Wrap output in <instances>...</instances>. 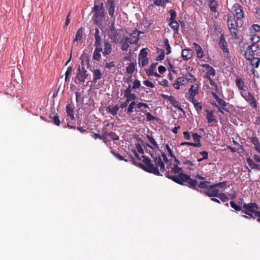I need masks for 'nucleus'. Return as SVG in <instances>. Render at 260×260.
I'll return each instance as SVG.
<instances>
[{
	"label": "nucleus",
	"mask_w": 260,
	"mask_h": 260,
	"mask_svg": "<svg viewBox=\"0 0 260 260\" xmlns=\"http://www.w3.org/2000/svg\"><path fill=\"white\" fill-rule=\"evenodd\" d=\"M77 73L76 75V78L77 80L80 82H84L85 79L87 77L88 74L86 73L87 71L85 70L83 66H82V68H80V66H79V68L77 71Z\"/></svg>",
	"instance_id": "12"
},
{
	"label": "nucleus",
	"mask_w": 260,
	"mask_h": 260,
	"mask_svg": "<svg viewBox=\"0 0 260 260\" xmlns=\"http://www.w3.org/2000/svg\"><path fill=\"white\" fill-rule=\"evenodd\" d=\"M246 162L252 169L260 170L259 165L255 163L250 158H246Z\"/></svg>",
	"instance_id": "35"
},
{
	"label": "nucleus",
	"mask_w": 260,
	"mask_h": 260,
	"mask_svg": "<svg viewBox=\"0 0 260 260\" xmlns=\"http://www.w3.org/2000/svg\"><path fill=\"white\" fill-rule=\"evenodd\" d=\"M250 29L251 31L258 32L260 31V26L258 24H253Z\"/></svg>",
	"instance_id": "62"
},
{
	"label": "nucleus",
	"mask_w": 260,
	"mask_h": 260,
	"mask_svg": "<svg viewBox=\"0 0 260 260\" xmlns=\"http://www.w3.org/2000/svg\"><path fill=\"white\" fill-rule=\"evenodd\" d=\"M124 97L126 98L125 102L120 104V107L123 109L126 107L129 102L135 101L136 99V95L134 93H131V85H128V87L124 91Z\"/></svg>",
	"instance_id": "6"
},
{
	"label": "nucleus",
	"mask_w": 260,
	"mask_h": 260,
	"mask_svg": "<svg viewBox=\"0 0 260 260\" xmlns=\"http://www.w3.org/2000/svg\"><path fill=\"white\" fill-rule=\"evenodd\" d=\"M111 44L108 41H105L104 51H102L103 55L107 57V55H109L111 53Z\"/></svg>",
	"instance_id": "22"
},
{
	"label": "nucleus",
	"mask_w": 260,
	"mask_h": 260,
	"mask_svg": "<svg viewBox=\"0 0 260 260\" xmlns=\"http://www.w3.org/2000/svg\"><path fill=\"white\" fill-rule=\"evenodd\" d=\"M108 36L112 40V42L117 44L119 42L121 39V35L119 30L116 29L112 31H108Z\"/></svg>",
	"instance_id": "15"
},
{
	"label": "nucleus",
	"mask_w": 260,
	"mask_h": 260,
	"mask_svg": "<svg viewBox=\"0 0 260 260\" xmlns=\"http://www.w3.org/2000/svg\"><path fill=\"white\" fill-rule=\"evenodd\" d=\"M149 109V106L147 104L143 102H136L135 101H132L128 106L127 109V114H131L134 112L137 113L143 112L144 114L147 112L145 109Z\"/></svg>",
	"instance_id": "5"
},
{
	"label": "nucleus",
	"mask_w": 260,
	"mask_h": 260,
	"mask_svg": "<svg viewBox=\"0 0 260 260\" xmlns=\"http://www.w3.org/2000/svg\"><path fill=\"white\" fill-rule=\"evenodd\" d=\"M170 103L174 106L175 108H176L178 110L180 111L183 112V109L182 108L180 107L179 105V102L176 101L175 98L173 96H171L170 99L169 100Z\"/></svg>",
	"instance_id": "30"
},
{
	"label": "nucleus",
	"mask_w": 260,
	"mask_h": 260,
	"mask_svg": "<svg viewBox=\"0 0 260 260\" xmlns=\"http://www.w3.org/2000/svg\"><path fill=\"white\" fill-rule=\"evenodd\" d=\"M185 79L186 80V83L187 84L188 82L192 83L193 81L195 80L194 77L189 74L188 75H186Z\"/></svg>",
	"instance_id": "60"
},
{
	"label": "nucleus",
	"mask_w": 260,
	"mask_h": 260,
	"mask_svg": "<svg viewBox=\"0 0 260 260\" xmlns=\"http://www.w3.org/2000/svg\"><path fill=\"white\" fill-rule=\"evenodd\" d=\"M142 157L143 164H139L138 166L143 170L156 175H160V172L165 171V164L160 155L155 156L153 161L144 155Z\"/></svg>",
	"instance_id": "1"
},
{
	"label": "nucleus",
	"mask_w": 260,
	"mask_h": 260,
	"mask_svg": "<svg viewBox=\"0 0 260 260\" xmlns=\"http://www.w3.org/2000/svg\"><path fill=\"white\" fill-rule=\"evenodd\" d=\"M216 102L218 103V104L220 106L219 107L221 108L222 109H223L226 111H228V110L226 109V102L223 100L222 99L219 98L216 100Z\"/></svg>",
	"instance_id": "46"
},
{
	"label": "nucleus",
	"mask_w": 260,
	"mask_h": 260,
	"mask_svg": "<svg viewBox=\"0 0 260 260\" xmlns=\"http://www.w3.org/2000/svg\"><path fill=\"white\" fill-rule=\"evenodd\" d=\"M108 135L111 139L114 141H117L119 139V136H118L114 132H110L108 134Z\"/></svg>",
	"instance_id": "58"
},
{
	"label": "nucleus",
	"mask_w": 260,
	"mask_h": 260,
	"mask_svg": "<svg viewBox=\"0 0 260 260\" xmlns=\"http://www.w3.org/2000/svg\"><path fill=\"white\" fill-rule=\"evenodd\" d=\"M200 192L209 197H216L219 190L216 188L214 184H211L206 190H200Z\"/></svg>",
	"instance_id": "8"
},
{
	"label": "nucleus",
	"mask_w": 260,
	"mask_h": 260,
	"mask_svg": "<svg viewBox=\"0 0 260 260\" xmlns=\"http://www.w3.org/2000/svg\"><path fill=\"white\" fill-rule=\"evenodd\" d=\"M108 11L111 17H114L115 11V2L113 0H107Z\"/></svg>",
	"instance_id": "21"
},
{
	"label": "nucleus",
	"mask_w": 260,
	"mask_h": 260,
	"mask_svg": "<svg viewBox=\"0 0 260 260\" xmlns=\"http://www.w3.org/2000/svg\"><path fill=\"white\" fill-rule=\"evenodd\" d=\"M236 84L239 90H243L244 92L246 91L245 89H244V87H245L244 83L241 78L238 77L236 78Z\"/></svg>",
	"instance_id": "33"
},
{
	"label": "nucleus",
	"mask_w": 260,
	"mask_h": 260,
	"mask_svg": "<svg viewBox=\"0 0 260 260\" xmlns=\"http://www.w3.org/2000/svg\"><path fill=\"white\" fill-rule=\"evenodd\" d=\"M233 15H228V16L234 17L235 19L243 20L244 12L242 7L238 4H235L232 7Z\"/></svg>",
	"instance_id": "7"
},
{
	"label": "nucleus",
	"mask_w": 260,
	"mask_h": 260,
	"mask_svg": "<svg viewBox=\"0 0 260 260\" xmlns=\"http://www.w3.org/2000/svg\"><path fill=\"white\" fill-rule=\"evenodd\" d=\"M139 88H141L142 90H144L147 93L151 92L150 89H149V90H145V87L144 86H141V83L140 81L138 80H135L133 82V87H131V90L132 89H136Z\"/></svg>",
	"instance_id": "34"
},
{
	"label": "nucleus",
	"mask_w": 260,
	"mask_h": 260,
	"mask_svg": "<svg viewBox=\"0 0 260 260\" xmlns=\"http://www.w3.org/2000/svg\"><path fill=\"white\" fill-rule=\"evenodd\" d=\"M74 107L72 104H67L66 106V111L67 115L70 117L72 120H75L74 112Z\"/></svg>",
	"instance_id": "23"
},
{
	"label": "nucleus",
	"mask_w": 260,
	"mask_h": 260,
	"mask_svg": "<svg viewBox=\"0 0 260 260\" xmlns=\"http://www.w3.org/2000/svg\"><path fill=\"white\" fill-rule=\"evenodd\" d=\"M183 164L187 166V168L190 170H193L195 168V165L187 158H184Z\"/></svg>",
	"instance_id": "38"
},
{
	"label": "nucleus",
	"mask_w": 260,
	"mask_h": 260,
	"mask_svg": "<svg viewBox=\"0 0 260 260\" xmlns=\"http://www.w3.org/2000/svg\"><path fill=\"white\" fill-rule=\"evenodd\" d=\"M102 51V47H96L93 53V58L95 60H99L101 56L100 53Z\"/></svg>",
	"instance_id": "28"
},
{
	"label": "nucleus",
	"mask_w": 260,
	"mask_h": 260,
	"mask_svg": "<svg viewBox=\"0 0 260 260\" xmlns=\"http://www.w3.org/2000/svg\"><path fill=\"white\" fill-rule=\"evenodd\" d=\"M102 78V73L99 70H95L93 71V80L92 82L96 83L98 80Z\"/></svg>",
	"instance_id": "29"
},
{
	"label": "nucleus",
	"mask_w": 260,
	"mask_h": 260,
	"mask_svg": "<svg viewBox=\"0 0 260 260\" xmlns=\"http://www.w3.org/2000/svg\"><path fill=\"white\" fill-rule=\"evenodd\" d=\"M119 43H120L121 44V49L122 50L127 51L128 48L129 47L128 44V41L126 40V39L125 38L124 39H123L122 40H120Z\"/></svg>",
	"instance_id": "42"
},
{
	"label": "nucleus",
	"mask_w": 260,
	"mask_h": 260,
	"mask_svg": "<svg viewBox=\"0 0 260 260\" xmlns=\"http://www.w3.org/2000/svg\"><path fill=\"white\" fill-rule=\"evenodd\" d=\"M248 60L250 61V65H259L260 62V58L254 57L253 55H251L248 58Z\"/></svg>",
	"instance_id": "39"
},
{
	"label": "nucleus",
	"mask_w": 260,
	"mask_h": 260,
	"mask_svg": "<svg viewBox=\"0 0 260 260\" xmlns=\"http://www.w3.org/2000/svg\"><path fill=\"white\" fill-rule=\"evenodd\" d=\"M169 2V0H154L153 4L157 6L166 7V4Z\"/></svg>",
	"instance_id": "45"
},
{
	"label": "nucleus",
	"mask_w": 260,
	"mask_h": 260,
	"mask_svg": "<svg viewBox=\"0 0 260 260\" xmlns=\"http://www.w3.org/2000/svg\"><path fill=\"white\" fill-rule=\"evenodd\" d=\"M181 174H184L182 173V168L177 166V164H174V167L172 168L171 172H167L165 175L168 178L172 180V177L174 176L177 177L180 176Z\"/></svg>",
	"instance_id": "9"
},
{
	"label": "nucleus",
	"mask_w": 260,
	"mask_h": 260,
	"mask_svg": "<svg viewBox=\"0 0 260 260\" xmlns=\"http://www.w3.org/2000/svg\"><path fill=\"white\" fill-rule=\"evenodd\" d=\"M150 68L146 71L148 76H153L154 74V70L156 66H150Z\"/></svg>",
	"instance_id": "64"
},
{
	"label": "nucleus",
	"mask_w": 260,
	"mask_h": 260,
	"mask_svg": "<svg viewBox=\"0 0 260 260\" xmlns=\"http://www.w3.org/2000/svg\"><path fill=\"white\" fill-rule=\"evenodd\" d=\"M207 115H206V118L208 120V122L209 123H212L214 122H216L217 121H216V119L215 118V116H214L213 112H210L208 111H207Z\"/></svg>",
	"instance_id": "41"
},
{
	"label": "nucleus",
	"mask_w": 260,
	"mask_h": 260,
	"mask_svg": "<svg viewBox=\"0 0 260 260\" xmlns=\"http://www.w3.org/2000/svg\"><path fill=\"white\" fill-rule=\"evenodd\" d=\"M172 180L181 185L183 184L184 182H186L188 187L199 191V189L197 188L198 182L197 180L191 178L189 175L186 174H181L177 177L174 176L172 177Z\"/></svg>",
	"instance_id": "3"
},
{
	"label": "nucleus",
	"mask_w": 260,
	"mask_h": 260,
	"mask_svg": "<svg viewBox=\"0 0 260 260\" xmlns=\"http://www.w3.org/2000/svg\"><path fill=\"white\" fill-rule=\"evenodd\" d=\"M84 30V29L83 28L81 27L77 30L74 41L78 42L82 40Z\"/></svg>",
	"instance_id": "36"
},
{
	"label": "nucleus",
	"mask_w": 260,
	"mask_h": 260,
	"mask_svg": "<svg viewBox=\"0 0 260 260\" xmlns=\"http://www.w3.org/2000/svg\"><path fill=\"white\" fill-rule=\"evenodd\" d=\"M143 84L147 87L153 88L154 87V85L148 80H144Z\"/></svg>",
	"instance_id": "63"
},
{
	"label": "nucleus",
	"mask_w": 260,
	"mask_h": 260,
	"mask_svg": "<svg viewBox=\"0 0 260 260\" xmlns=\"http://www.w3.org/2000/svg\"><path fill=\"white\" fill-rule=\"evenodd\" d=\"M158 52L159 54L156 57V60L158 61L162 60L165 57V51L163 49H160Z\"/></svg>",
	"instance_id": "49"
},
{
	"label": "nucleus",
	"mask_w": 260,
	"mask_h": 260,
	"mask_svg": "<svg viewBox=\"0 0 260 260\" xmlns=\"http://www.w3.org/2000/svg\"><path fill=\"white\" fill-rule=\"evenodd\" d=\"M192 138H193V140L194 142V144H198V143H201L200 142V140H201V138H202V137L200 135H199L197 133H192Z\"/></svg>",
	"instance_id": "52"
},
{
	"label": "nucleus",
	"mask_w": 260,
	"mask_h": 260,
	"mask_svg": "<svg viewBox=\"0 0 260 260\" xmlns=\"http://www.w3.org/2000/svg\"><path fill=\"white\" fill-rule=\"evenodd\" d=\"M147 138L148 140H149V142L152 145V146H151L150 145L148 144H146V145L147 147L150 148L151 149H159V146L157 144V142L155 141L154 138L152 136V135H147Z\"/></svg>",
	"instance_id": "19"
},
{
	"label": "nucleus",
	"mask_w": 260,
	"mask_h": 260,
	"mask_svg": "<svg viewBox=\"0 0 260 260\" xmlns=\"http://www.w3.org/2000/svg\"><path fill=\"white\" fill-rule=\"evenodd\" d=\"M193 45L194 46L198 57L202 59V60H204L203 59L204 57V52L201 46L196 43H193Z\"/></svg>",
	"instance_id": "24"
},
{
	"label": "nucleus",
	"mask_w": 260,
	"mask_h": 260,
	"mask_svg": "<svg viewBox=\"0 0 260 260\" xmlns=\"http://www.w3.org/2000/svg\"><path fill=\"white\" fill-rule=\"evenodd\" d=\"M169 25L175 31L176 33L178 32L179 24L176 20L170 22Z\"/></svg>",
	"instance_id": "47"
},
{
	"label": "nucleus",
	"mask_w": 260,
	"mask_h": 260,
	"mask_svg": "<svg viewBox=\"0 0 260 260\" xmlns=\"http://www.w3.org/2000/svg\"><path fill=\"white\" fill-rule=\"evenodd\" d=\"M181 146L188 145L196 147H200L202 146L201 143L194 144L191 142H182L180 144Z\"/></svg>",
	"instance_id": "56"
},
{
	"label": "nucleus",
	"mask_w": 260,
	"mask_h": 260,
	"mask_svg": "<svg viewBox=\"0 0 260 260\" xmlns=\"http://www.w3.org/2000/svg\"><path fill=\"white\" fill-rule=\"evenodd\" d=\"M216 197L218 198L222 202H227L229 200V198L224 193H218Z\"/></svg>",
	"instance_id": "50"
},
{
	"label": "nucleus",
	"mask_w": 260,
	"mask_h": 260,
	"mask_svg": "<svg viewBox=\"0 0 260 260\" xmlns=\"http://www.w3.org/2000/svg\"><path fill=\"white\" fill-rule=\"evenodd\" d=\"M252 44H256L259 41V37L256 35H251L250 38Z\"/></svg>",
	"instance_id": "57"
},
{
	"label": "nucleus",
	"mask_w": 260,
	"mask_h": 260,
	"mask_svg": "<svg viewBox=\"0 0 260 260\" xmlns=\"http://www.w3.org/2000/svg\"><path fill=\"white\" fill-rule=\"evenodd\" d=\"M242 96L254 108H256V102L254 97L250 92H241Z\"/></svg>",
	"instance_id": "14"
},
{
	"label": "nucleus",
	"mask_w": 260,
	"mask_h": 260,
	"mask_svg": "<svg viewBox=\"0 0 260 260\" xmlns=\"http://www.w3.org/2000/svg\"><path fill=\"white\" fill-rule=\"evenodd\" d=\"M146 116L147 121H150L155 119V117L153 116L150 112H146L145 114Z\"/></svg>",
	"instance_id": "61"
},
{
	"label": "nucleus",
	"mask_w": 260,
	"mask_h": 260,
	"mask_svg": "<svg viewBox=\"0 0 260 260\" xmlns=\"http://www.w3.org/2000/svg\"><path fill=\"white\" fill-rule=\"evenodd\" d=\"M259 209V206L255 203L251 202L248 204L244 203L242 212L245 215H243L242 216L247 219L251 218L254 219L257 217L256 220L260 223V211H258Z\"/></svg>",
	"instance_id": "2"
},
{
	"label": "nucleus",
	"mask_w": 260,
	"mask_h": 260,
	"mask_svg": "<svg viewBox=\"0 0 260 260\" xmlns=\"http://www.w3.org/2000/svg\"><path fill=\"white\" fill-rule=\"evenodd\" d=\"M119 107L118 105H115L113 107H111L110 106H108L106 108V111L112 114L113 116L117 115V112L119 111Z\"/></svg>",
	"instance_id": "32"
},
{
	"label": "nucleus",
	"mask_w": 260,
	"mask_h": 260,
	"mask_svg": "<svg viewBox=\"0 0 260 260\" xmlns=\"http://www.w3.org/2000/svg\"><path fill=\"white\" fill-rule=\"evenodd\" d=\"M82 65H90V56L84 52L80 57Z\"/></svg>",
	"instance_id": "27"
},
{
	"label": "nucleus",
	"mask_w": 260,
	"mask_h": 260,
	"mask_svg": "<svg viewBox=\"0 0 260 260\" xmlns=\"http://www.w3.org/2000/svg\"><path fill=\"white\" fill-rule=\"evenodd\" d=\"M49 118L51 120V121L56 125L59 126L60 124V121L59 118V116L56 114L54 116H50Z\"/></svg>",
	"instance_id": "44"
},
{
	"label": "nucleus",
	"mask_w": 260,
	"mask_h": 260,
	"mask_svg": "<svg viewBox=\"0 0 260 260\" xmlns=\"http://www.w3.org/2000/svg\"><path fill=\"white\" fill-rule=\"evenodd\" d=\"M187 84L186 80L184 77H179L177 78L173 83V87L176 89H179L180 88V85H184Z\"/></svg>",
	"instance_id": "20"
},
{
	"label": "nucleus",
	"mask_w": 260,
	"mask_h": 260,
	"mask_svg": "<svg viewBox=\"0 0 260 260\" xmlns=\"http://www.w3.org/2000/svg\"><path fill=\"white\" fill-rule=\"evenodd\" d=\"M206 67V76L208 79H210L211 76H214L215 75V71L212 66H204Z\"/></svg>",
	"instance_id": "31"
},
{
	"label": "nucleus",
	"mask_w": 260,
	"mask_h": 260,
	"mask_svg": "<svg viewBox=\"0 0 260 260\" xmlns=\"http://www.w3.org/2000/svg\"><path fill=\"white\" fill-rule=\"evenodd\" d=\"M257 49L258 45L256 44H252L248 47L247 51H249V53L252 52L253 54L254 52L256 51Z\"/></svg>",
	"instance_id": "48"
},
{
	"label": "nucleus",
	"mask_w": 260,
	"mask_h": 260,
	"mask_svg": "<svg viewBox=\"0 0 260 260\" xmlns=\"http://www.w3.org/2000/svg\"><path fill=\"white\" fill-rule=\"evenodd\" d=\"M209 183H210V182L209 181H202V182H200V183L197 185L198 187V189H199V191L206 190V189H207L208 187H209Z\"/></svg>",
	"instance_id": "37"
},
{
	"label": "nucleus",
	"mask_w": 260,
	"mask_h": 260,
	"mask_svg": "<svg viewBox=\"0 0 260 260\" xmlns=\"http://www.w3.org/2000/svg\"><path fill=\"white\" fill-rule=\"evenodd\" d=\"M190 101L193 104L194 108L198 113L201 111L202 109V106L201 103L197 102L195 99L193 100H190Z\"/></svg>",
	"instance_id": "40"
},
{
	"label": "nucleus",
	"mask_w": 260,
	"mask_h": 260,
	"mask_svg": "<svg viewBox=\"0 0 260 260\" xmlns=\"http://www.w3.org/2000/svg\"><path fill=\"white\" fill-rule=\"evenodd\" d=\"M193 50L191 49H183L182 51V56L184 60H188L192 56Z\"/></svg>",
	"instance_id": "26"
},
{
	"label": "nucleus",
	"mask_w": 260,
	"mask_h": 260,
	"mask_svg": "<svg viewBox=\"0 0 260 260\" xmlns=\"http://www.w3.org/2000/svg\"><path fill=\"white\" fill-rule=\"evenodd\" d=\"M111 153L118 160H124L125 161H127V160L126 159H124L123 157L121 155H120L119 153L112 150L111 151Z\"/></svg>",
	"instance_id": "55"
},
{
	"label": "nucleus",
	"mask_w": 260,
	"mask_h": 260,
	"mask_svg": "<svg viewBox=\"0 0 260 260\" xmlns=\"http://www.w3.org/2000/svg\"><path fill=\"white\" fill-rule=\"evenodd\" d=\"M164 46L167 50V54L171 53V47L170 46L169 40L168 39H165L164 41Z\"/></svg>",
	"instance_id": "51"
},
{
	"label": "nucleus",
	"mask_w": 260,
	"mask_h": 260,
	"mask_svg": "<svg viewBox=\"0 0 260 260\" xmlns=\"http://www.w3.org/2000/svg\"><path fill=\"white\" fill-rule=\"evenodd\" d=\"M102 32H100L99 28H96L95 29V32L94 34L95 42L94 43V46L95 47H102Z\"/></svg>",
	"instance_id": "16"
},
{
	"label": "nucleus",
	"mask_w": 260,
	"mask_h": 260,
	"mask_svg": "<svg viewBox=\"0 0 260 260\" xmlns=\"http://www.w3.org/2000/svg\"><path fill=\"white\" fill-rule=\"evenodd\" d=\"M230 203L231 207L234 208L236 211H242V207H241L240 206L237 205L234 201H231Z\"/></svg>",
	"instance_id": "53"
},
{
	"label": "nucleus",
	"mask_w": 260,
	"mask_h": 260,
	"mask_svg": "<svg viewBox=\"0 0 260 260\" xmlns=\"http://www.w3.org/2000/svg\"><path fill=\"white\" fill-rule=\"evenodd\" d=\"M149 51L147 48H143L141 50L139 54V63L141 62V65H147L148 63V58L147 57L148 51Z\"/></svg>",
	"instance_id": "10"
},
{
	"label": "nucleus",
	"mask_w": 260,
	"mask_h": 260,
	"mask_svg": "<svg viewBox=\"0 0 260 260\" xmlns=\"http://www.w3.org/2000/svg\"><path fill=\"white\" fill-rule=\"evenodd\" d=\"M142 33V32L136 29L132 33L130 34L129 37H126L125 38L127 41H128L129 43L136 44L139 40V34Z\"/></svg>",
	"instance_id": "13"
},
{
	"label": "nucleus",
	"mask_w": 260,
	"mask_h": 260,
	"mask_svg": "<svg viewBox=\"0 0 260 260\" xmlns=\"http://www.w3.org/2000/svg\"><path fill=\"white\" fill-rule=\"evenodd\" d=\"M104 11L105 9L103 7V4L102 3L100 10L96 11L93 15V19L96 24L103 21V19L104 18Z\"/></svg>",
	"instance_id": "11"
},
{
	"label": "nucleus",
	"mask_w": 260,
	"mask_h": 260,
	"mask_svg": "<svg viewBox=\"0 0 260 260\" xmlns=\"http://www.w3.org/2000/svg\"><path fill=\"white\" fill-rule=\"evenodd\" d=\"M199 86L197 84H194L191 85L188 90V94L190 100L194 99L196 94L199 93L198 91Z\"/></svg>",
	"instance_id": "17"
},
{
	"label": "nucleus",
	"mask_w": 260,
	"mask_h": 260,
	"mask_svg": "<svg viewBox=\"0 0 260 260\" xmlns=\"http://www.w3.org/2000/svg\"><path fill=\"white\" fill-rule=\"evenodd\" d=\"M243 20L235 19L234 17L228 16L227 24L230 33L234 39H238L237 31L239 28L243 25Z\"/></svg>",
	"instance_id": "4"
},
{
	"label": "nucleus",
	"mask_w": 260,
	"mask_h": 260,
	"mask_svg": "<svg viewBox=\"0 0 260 260\" xmlns=\"http://www.w3.org/2000/svg\"><path fill=\"white\" fill-rule=\"evenodd\" d=\"M209 7L212 12H216L217 11V3L215 0H209Z\"/></svg>",
	"instance_id": "43"
},
{
	"label": "nucleus",
	"mask_w": 260,
	"mask_h": 260,
	"mask_svg": "<svg viewBox=\"0 0 260 260\" xmlns=\"http://www.w3.org/2000/svg\"><path fill=\"white\" fill-rule=\"evenodd\" d=\"M226 184H227V183L226 181H223V182H219L218 183H215L213 184L215 186V187H216V188H217V187H219L220 188L224 189L226 187Z\"/></svg>",
	"instance_id": "59"
},
{
	"label": "nucleus",
	"mask_w": 260,
	"mask_h": 260,
	"mask_svg": "<svg viewBox=\"0 0 260 260\" xmlns=\"http://www.w3.org/2000/svg\"><path fill=\"white\" fill-rule=\"evenodd\" d=\"M250 142L253 144L254 148L256 151L260 148V142L259 139L254 135H253L250 138Z\"/></svg>",
	"instance_id": "25"
},
{
	"label": "nucleus",
	"mask_w": 260,
	"mask_h": 260,
	"mask_svg": "<svg viewBox=\"0 0 260 260\" xmlns=\"http://www.w3.org/2000/svg\"><path fill=\"white\" fill-rule=\"evenodd\" d=\"M219 45L220 48L222 50V51L224 52H229L227 43L226 42L225 38L223 35H222L219 38Z\"/></svg>",
	"instance_id": "18"
},
{
	"label": "nucleus",
	"mask_w": 260,
	"mask_h": 260,
	"mask_svg": "<svg viewBox=\"0 0 260 260\" xmlns=\"http://www.w3.org/2000/svg\"><path fill=\"white\" fill-rule=\"evenodd\" d=\"M169 13L171 16L170 22L176 20V18L177 16L176 12L174 10L171 9L169 11Z\"/></svg>",
	"instance_id": "54"
}]
</instances>
